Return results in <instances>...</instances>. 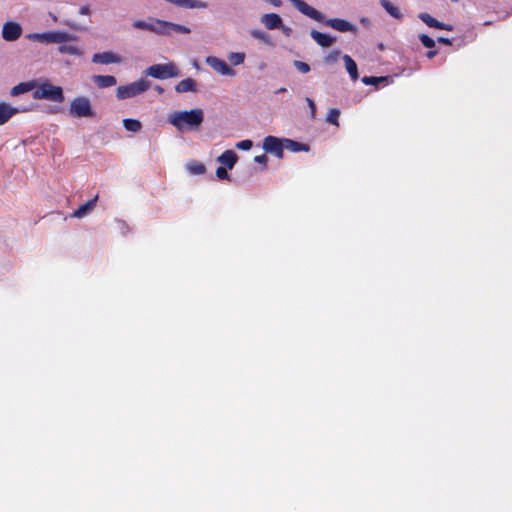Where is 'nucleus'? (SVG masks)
Segmentation results:
<instances>
[{
	"label": "nucleus",
	"instance_id": "f257e3e1",
	"mask_svg": "<svg viewBox=\"0 0 512 512\" xmlns=\"http://www.w3.org/2000/svg\"><path fill=\"white\" fill-rule=\"evenodd\" d=\"M27 38L45 44H58V52L71 56L80 57L83 50L76 44L77 36L61 30L47 31L43 33H31Z\"/></svg>",
	"mask_w": 512,
	"mask_h": 512
},
{
	"label": "nucleus",
	"instance_id": "f03ea898",
	"mask_svg": "<svg viewBox=\"0 0 512 512\" xmlns=\"http://www.w3.org/2000/svg\"><path fill=\"white\" fill-rule=\"evenodd\" d=\"M167 120L179 132L195 131L204 121V111L200 108L175 111L168 115Z\"/></svg>",
	"mask_w": 512,
	"mask_h": 512
},
{
	"label": "nucleus",
	"instance_id": "7ed1b4c3",
	"mask_svg": "<svg viewBox=\"0 0 512 512\" xmlns=\"http://www.w3.org/2000/svg\"><path fill=\"white\" fill-rule=\"evenodd\" d=\"M33 98L37 100L44 99L56 103H62L65 99L62 87L53 85L48 80L35 81Z\"/></svg>",
	"mask_w": 512,
	"mask_h": 512
},
{
	"label": "nucleus",
	"instance_id": "20e7f679",
	"mask_svg": "<svg viewBox=\"0 0 512 512\" xmlns=\"http://www.w3.org/2000/svg\"><path fill=\"white\" fill-rule=\"evenodd\" d=\"M132 26L135 29L149 31L157 35L169 36L171 22L149 17L148 20H135Z\"/></svg>",
	"mask_w": 512,
	"mask_h": 512
},
{
	"label": "nucleus",
	"instance_id": "39448f33",
	"mask_svg": "<svg viewBox=\"0 0 512 512\" xmlns=\"http://www.w3.org/2000/svg\"><path fill=\"white\" fill-rule=\"evenodd\" d=\"M144 74L146 76L161 80L177 78L181 75L179 68L174 62L151 65L145 69Z\"/></svg>",
	"mask_w": 512,
	"mask_h": 512
},
{
	"label": "nucleus",
	"instance_id": "423d86ee",
	"mask_svg": "<svg viewBox=\"0 0 512 512\" xmlns=\"http://www.w3.org/2000/svg\"><path fill=\"white\" fill-rule=\"evenodd\" d=\"M150 87L151 82L141 78L127 85L119 86L116 90V97L119 100L132 98L146 92Z\"/></svg>",
	"mask_w": 512,
	"mask_h": 512
},
{
	"label": "nucleus",
	"instance_id": "0eeeda50",
	"mask_svg": "<svg viewBox=\"0 0 512 512\" xmlns=\"http://www.w3.org/2000/svg\"><path fill=\"white\" fill-rule=\"evenodd\" d=\"M69 115L74 118H91L95 116L91 101L85 96L75 97L69 106Z\"/></svg>",
	"mask_w": 512,
	"mask_h": 512
},
{
	"label": "nucleus",
	"instance_id": "6e6552de",
	"mask_svg": "<svg viewBox=\"0 0 512 512\" xmlns=\"http://www.w3.org/2000/svg\"><path fill=\"white\" fill-rule=\"evenodd\" d=\"M205 63L213 69L217 74L225 77H235L237 75L236 70L229 66L223 59L216 56H208L205 59Z\"/></svg>",
	"mask_w": 512,
	"mask_h": 512
},
{
	"label": "nucleus",
	"instance_id": "1a4fd4ad",
	"mask_svg": "<svg viewBox=\"0 0 512 512\" xmlns=\"http://www.w3.org/2000/svg\"><path fill=\"white\" fill-rule=\"evenodd\" d=\"M22 26L15 21H7L2 26L1 35L7 42H14L22 35Z\"/></svg>",
	"mask_w": 512,
	"mask_h": 512
},
{
	"label": "nucleus",
	"instance_id": "9d476101",
	"mask_svg": "<svg viewBox=\"0 0 512 512\" xmlns=\"http://www.w3.org/2000/svg\"><path fill=\"white\" fill-rule=\"evenodd\" d=\"M296 9L302 13L303 15L315 20V21H323V14L316 10L314 7L308 5L303 0H289Z\"/></svg>",
	"mask_w": 512,
	"mask_h": 512
},
{
	"label": "nucleus",
	"instance_id": "9b49d317",
	"mask_svg": "<svg viewBox=\"0 0 512 512\" xmlns=\"http://www.w3.org/2000/svg\"><path fill=\"white\" fill-rule=\"evenodd\" d=\"M284 142L274 136H267L263 141V149L281 158L283 155Z\"/></svg>",
	"mask_w": 512,
	"mask_h": 512
},
{
	"label": "nucleus",
	"instance_id": "f8f14e48",
	"mask_svg": "<svg viewBox=\"0 0 512 512\" xmlns=\"http://www.w3.org/2000/svg\"><path fill=\"white\" fill-rule=\"evenodd\" d=\"M327 26L331 27L332 29H335L340 32H353L355 33L357 31V28L348 22L347 20L340 19V18H333L323 21Z\"/></svg>",
	"mask_w": 512,
	"mask_h": 512
},
{
	"label": "nucleus",
	"instance_id": "ddd939ff",
	"mask_svg": "<svg viewBox=\"0 0 512 512\" xmlns=\"http://www.w3.org/2000/svg\"><path fill=\"white\" fill-rule=\"evenodd\" d=\"M92 62L107 65L112 63H121L122 58L113 52L107 51L103 53H95L92 56Z\"/></svg>",
	"mask_w": 512,
	"mask_h": 512
},
{
	"label": "nucleus",
	"instance_id": "4468645a",
	"mask_svg": "<svg viewBox=\"0 0 512 512\" xmlns=\"http://www.w3.org/2000/svg\"><path fill=\"white\" fill-rule=\"evenodd\" d=\"M175 91L179 94L187 92L196 93L198 92L197 81L190 77L185 78L176 84Z\"/></svg>",
	"mask_w": 512,
	"mask_h": 512
},
{
	"label": "nucleus",
	"instance_id": "2eb2a0df",
	"mask_svg": "<svg viewBox=\"0 0 512 512\" xmlns=\"http://www.w3.org/2000/svg\"><path fill=\"white\" fill-rule=\"evenodd\" d=\"M24 111L23 109H19L13 107L12 105L1 102L0 103V125L5 124L9 119H11L15 114Z\"/></svg>",
	"mask_w": 512,
	"mask_h": 512
},
{
	"label": "nucleus",
	"instance_id": "dca6fc26",
	"mask_svg": "<svg viewBox=\"0 0 512 512\" xmlns=\"http://www.w3.org/2000/svg\"><path fill=\"white\" fill-rule=\"evenodd\" d=\"M261 23L269 30L282 27V18L276 13H267L261 16Z\"/></svg>",
	"mask_w": 512,
	"mask_h": 512
},
{
	"label": "nucleus",
	"instance_id": "f3484780",
	"mask_svg": "<svg viewBox=\"0 0 512 512\" xmlns=\"http://www.w3.org/2000/svg\"><path fill=\"white\" fill-rule=\"evenodd\" d=\"M310 35L312 39L322 47H329L336 41L335 37L329 34L318 32L316 30H312Z\"/></svg>",
	"mask_w": 512,
	"mask_h": 512
},
{
	"label": "nucleus",
	"instance_id": "a211bd4d",
	"mask_svg": "<svg viewBox=\"0 0 512 512\" xmlns=\"http://www.w3.org/2000/svg\"><path fill=\"white\" fill-rule=\"evenodd\" d=\"M237 160L238 156L233 150H226L217 158V161L227 169H232Z\"/></svg>",
	"mask_w": 512,
	"mask_h": 512
},
{
	"label": "nucleus",
	"instance_id": "6ab92c4d",
	"mask_svg": "<svg viewBox=\"0 0 512 512\" xmlns=\"http://www.w3.org/2000/svg\"><path fill=\"white\" fill-rule=\"evenodd\" d=\"M97 200H98V195H96L92 200L81 205L77 210H75L72 214V217L81 219V218L85 217L86 215H88L94 209Z\"/></svg>",
	"mask_w": 512,
	"mask_h": 512
},
{
	"label": "nucleus",
	"instance_id": "aec40b11",
	"mask_svg": "<svg viewBox=\"0 0 512 512\" xmlns=\"http://www.w3.org/2000/svg\"><path fill=\"white\" fill-rule=\"evenodd\" d=\"M92 81L99 87V88H107L112 87L116 85L117 80L114 76L111 75H94L92 77Z\"/></svg>",
	"mask_w": 512,
	"mask_h": 512
},
{
	"label": "nucleus",
	"instance_id": "412c9836",
	"mask_svg": "<svg viewBox=\"0 0 512 512\" xmlns=\"http://www.w3.org/2000/svg\"><path fill=\"white\" fill-rule=\"evenodd\" d=\"M379 3L391 17L395 19H401L403 17L399 7L392 4L390 1L379 0Z\"/></svg>",
	"mask_w": 512,
	"mask_h": 512
},
{
	"label": "nucleus",
	"instance_id": "4be33fe9",
	"mask_svg": "<svg viewBox=\"0 0 512 512\" xmlns=\"http://www.w3.org/2000/svg\"><path fill=\"white\" fill-rule=\"evenodd\" d=\"M343 61L345 64V68H346L347 72L349 73L351 79L356 81L359 76H358V70H357V65H356L355 61L349 55H344Z\"/></svg>",
	"mask_w": 512,
	"mask_h": 512
},
{
	"label": "nucleus",
	"instance_id": "5701e85b",
	"mask_svg": "<svg viewBox=\"0 0 512 512\" xmlns=\"http://www.w3.org/2000/svg\"><path fill=\"white\" fill-rule=\"evenodd\" d=\"M32 89H35V81H32V82H24V83H20L16 86H14L12 89H11V95L12 96H17V95H20L22 93H26Z\"/></svg>",
	"mask_w": 512,
	"mask_h": 512
},
{
	"label": "nucleus",
	"instance_id": "b1692460",
	"mask_svg": "<svg viewBox=\"0 0 512 512\" xmlns=\"http://www.w3.org/2000/svg\"><path fill=\"white\" fill-rule=\"evenodd\" d=\"M227 59L233 66H240L245 62L246 54L244 52H229Z\"/></svg>",
	"mask_w": 512,
	"mask_h": 512
},
{
	"label": "nucleus",
	"instance_id": "393cba45",
	"mask_svg": "<svg viewBox=\"0 0 512 512\" xmlns=\"http://www.w3.org/2000/svg\"><path fill=\"white\" fill-rule=\"evenodd\" d=\"M187 170L192 175H202L205 173V166L197 161H191L186 165Z\"/></svg>",
	"mask_w": 512,
	"mask_h": 512
},
{
	"label": "nucleus",
	"instance_id": "a878e982",
	"mask_svg": "<svg viewBox=\"0 0 512 512\" xmlns=\"http://www.w3.org/2000/svg\"><path fill=\"white\" fill-rule=\"evenodd\" d=\"M250 35L253 38L260 40L261 42H263L267 45H272L271 36L264 31L254 29V30L250 31Z\"/></svg>",
	"mask_w": 512,
	"mask_h": 512
},
{
	"label": "nucleus",
	"instance_id": "bb28decb",
	"mask_svg": "<svg viewBox=\"0 0 512 512\" xmlns=\"http://www.w3.org/2000/svg\"><path fill=\"white\" fill-rule=\"evenodd\" d=\"M284 147L290 151H293V152H299V151H307L308 148L306 147V145L304 144H301L299 142H296V141H293V140H290V139H285L284 140Z\"/></svg>",
	"mask_w": 512,
	"mask_h": 512
},
{
	"label": "nucleus",
	"instance_id": "cd10ccee",
	"mask_svg": "<svg viewBox=\"0 0 512 512\" xmlns=\"http://www.w3.org/2000/svg\"><path fill=\"white\" fill-rule=\"evenodd\" d=\"M123 125L126 130L137 133L141 130L142 124L136 119H124Z\"/></svg>",
	"mask_w": 512,
	"mask_h": 512
},
{
	"label": "nucleus",
	"instance_id": "c85d7f7f",
	"mask_svg": "<svg viewBox=\"0 0 512 512\" xmlns=\"http://www.w3.org/2000/svg\"><path fill=\"white\" fill-rule=\"evenodd\" d=\"M172 32L182 33V34H189L191 32V29L189 27H187V26L171 22L170 34Z\"/></svg>",
	"mask_w": 512,
	"mask_h": 512
},
{
	"label": "nucleus",
	"instance_id": "c756f323",
	"mask_svg": "<svg viewBox=\"0 0 512 512\" xmlns=\"http://www.w3.org/2000/svg\"><path fill=\"white\" fill-rule=\"evenodd\" d=\"M418 17L429 27L435 28V26L437 25L438 20L433 18L428 13H420Z\"/></svg>",
	"mask_w": 512,
	"mask_h": 512
},
{
	"label": "nucleus",
	"instance_id": "7c9ffc66",
	"mask_svg": "<svg viewBox=\"0 0 512 512\" xmlns=\"http://www.w3.org/2000/svg\"><path fill=\"white\" fill-rule=\"evenodd\" d=\"M339 115H340V111L338 109H331L327 114L326 120H327V122L338 126L339 125V123H338Z\"/></svg>",
	"mask_w": 512,
	"mask_h": 512
},
{
	"label": "nucleus",
	"instance_id": "2f4dec72",
	"mask_svg": "<svg viewBox=\"0 0 512 512\" xmlns=\"http://www.w3.org/2000/svg\"><path fill=\"white\" fill-rule=\"evenodd\" d=\"M386 81L385 77H363L362 82L366 85H376L380 82Z\"/></svg>",
	"mask_w": 512,
	"mask_h": 512
},
{
	"label": "nucleus",
	"instance_id": "473e14b6",
	"mask_svg": "<svg viewBox=\"0 0 512 512\" xmlns=\"http://www.w3.org/2000/svg\"><path fill=\"white\" fill-rule=\"evenodd\" d=\"M419 39L421 43L427 48H433L435 46V41L425 34H421Z\"/></svg>",
	"mask_w": 512,
	"mask_h": 512
},
{
	"label": "nucleus",
	"instance_id": "72a5a7b5",
	"mask_svg": "<svg viewBox=\"0 0 512 512\" xmlns=\"http://www.w3.org/2000/svg\"><path fill=\"white\" fill-rule=\"evenodd\" d=\"M216 176L220 180H230L229 174L227 172V168L220 166L216 170Z\"/></svg>",
	"mask_w": 512,
	"mask_h": 512
},
{
	"label": "nucleus",
	"instance_id": "f704fd0d",
	"mask_svg": "<svg viewBox=\"0 0 512 512\" xmlns=\"http://www.w3.org/2000/svg\"><path fill=\"white\" fill-rule=\"evenodd\" d=\"M294 66L301 73H308L310 71V66L302 61H294Z\"/></svg>",
	"mask_w": 512,
	"mask_h": 512
},
{
	"label": "nucleus",
	"instance_id": "c9c22d12",
	"mask_svg": "<svg viewBox=\"0 0 512 512\" xmlns=\"http://www.w3.org/2000/svg\"><path fill=\"white\" fill-rule=\"evenodd\" d=\"M253 143L251 140H242L236 144V147L240 150H249L251 149Z\"/></svg>",
	"mask_w": 512,
	"mask_h": 512
},
{
	"label": "nucleus",
	"instance_id": "e433bc0d",
	"mask_svg": "<svg viewBox=\"0 0 512 512\" xmlns=\"http://www.w3.org/2000/svg\"><path fill=\"white\" fill-rule=\"evenodd\" d=\"M306 102L310 108L311 118L314 119L316 116V105H315L314 101L309 97L306 98Z\"/></svg>",
	"mask_w": 512,
	"mask_h": 512
},
{
	"label": "nucleus",
	"instance_id": "4c0bfd02",
	"mask_svg": "<svg viewBox=\"0 0 512 512\" xmlns=\"http://www.w3.org/2000/svg\"><path fill=\"white\" fill-rule=\"evenodd\" d=\"M254 161L265 166L267 164L268 158L265 154H262L255 156Z\"/></svg>",
	"mask_w": 512,
	"mask_h": 512
},
{
	"label": "nucleus",
	"instance_id": "58836bf2",
	"mask_svg": "<svg viewBox=\"0 0 512 512\" xmlns=\"http://www.w3.org/2000/svg\"><path fill=\"white\" fill-rule=\"evenodd\" d=\"M435 28L437 29H444V30H448V31H451L452 30V26L451 25H448V24H445V23H442V22H437V25L435 26Z\"/></svg>",
	"mask_w": 512,
	"mask_h": 512
},
{
	"label": "nucleus",
	"instance_id": "ea45409f",
	"mask_svg": "<svg viewBox=\"0 0 512 512\" xmlns=\"http://www.w3.org/2000/svg\"><path fill=\"white\" fill-rule=\"evenodd\" d=\"M79 13L81 15H89L91 13L90 7L88 5H84L80 8Z\"/></svg>",
	"mask_w": 512,
	"mask_h": 512
},
{
	"label": "nucleus",
	"instance_id": "a19ab883",
	"mask_svg": "<svg viewBox=\"0 0 512 512\" xmlns=\"http://www.w3.org/2000/svg\"><path fill=\"white\" fill-rule=\"evenodd\" d=\"M339 55H340V52L335 51V52L331 53L329 56H327L326 60L327 61H336Z\"/></svg>",
	"mask_w": 512,
	"mask_h": 512
},
{
	"label": "nucleus",
	"instance_id": "79ce46f5",
	"mask_svg": "<svg viewBox=\"0 0 512 512\" xmlns=\"http://www.w3.org/2000/svg\"><path fill=\"white\" fill-rule=\"evenodd\" d=\"M438 41H439L440 43H443V44H446V45H451V43H452L450 39H448V38H444V37H439V38H438Z\"/></svg>",
	"mask_w": 512,
	"mask_h": 512
},
{
	"label": "nucleus",
	"instance_id": "37998d69",
	"mask_svg": "<svg viewBox=\"0 0 512 512\" xmlns=\"http://www.w3.org/2000/svg\"><path fill=\"white\" fill-rule=\"evenodd\" d=\"M280 29H282V31H283L286 35H289V34H290V32H291V28H289V27H285V26H283V25H282V27H281Z\"/></svg>",
	"mask_w": 512,
	"mask_h": 512
},
{
	"label": "nucleus",
	"instance_id": "c03bdc74",
	"mask_svg": "<svg viewBox=\"0 0 512 512\" xmlns=\"http://www.w3.org/2000/svg\"><path fill=\"white\" fill-rule=\"evenodd\" d=\"M436 54H437V51L432 50V51H429V52L427 53V57L431 59V58L435 57V56H436Z\"/></svg>",
	"mask_w": 512,
	"mask_h": 512
},
{
	"label": "nucleus",
	"instance_id": "a18cd8bd",
	"mask_svg": "<svg viewBox=\"0 0 512 512\" xmlns=\"http://www.w3.org/2000/svg\"><path fill=\"white\" fill-rule=\"evenodd\" d=\"M155 90L159 93V94H162L164 92V89L161 87V86H155Z\"/></svg>",
	"mask_w": 512,
	"mask_h": 512
},
{
	"label": "nucleus",
	"instance_id": "49530a36",
	"mask_svg": "<svg viewBox=\"0 0 512 512\" xmlns=\"http://www.w3.org/2000/svg\"><path fill=\"white\" fill-rule=\"evenodd\" d=\"M285 91H286V88H280V89L277 90V93H283Z\"/></svg>",
	"mask_w": 512,
	"mask_h": 512
}]
</instances>
